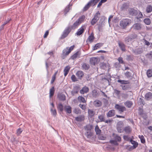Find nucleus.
I'll return each instance as SVG.
<instances>
[{"instance_id": "0eeeda50", "label": "nucleus", "mask_w": 152, "mask_h": 152, "mask_svg": "<svg viewBox=\"0 0 152 152\" xmlns=\"http://www.w3.org/2000/svg\"><path fill=\"white\" fill-rule=\"evenodd\" d=\"M84 26H82L79 29L76 33L75 34V35L77 36H80L84 32L85 29L84 28Z\"/></svg>"}, {"instance_id": "412c9836", "label": "nucleus", "mask_w": 152, "mask_h": 152, "mask_svg": "<svg viewBox=\"0 0 152 152\" xmlns=\"http://www.w3.org/2000/svg\"><path fill=\"white\" fill-rule=\"evenodd\" d=\"M70 52L68 50V47H66L62 51L63 55L64 56H67L68 55Z\"/></svg>"}, {"instance_id": "6e6552de", "label": "nucleus", "mask_w": 152, "mask_h": 152, "mask_svg": "<svg viewBox=\"0 0 152 152\" xmlns=\"http://www.w3.org/2000/svg\"><path fill=\"white\" fill-rule=\"evenodd\" d=\"M130 141L131 144L133 145L132 146L130 147V149H134L136 148L138 146V143L137 142L132 140H131Z\"/></svg>"}, {"instance_id": "774afa93", "label": "nucleus", "mask_w": 152, "mask_h": 152, "mask_svg": "<svg viewBox=\"0 0 152 152\" xmlns=\"http://www.w3.org/2000/svg\"><path fill=\"white\" fill-rule=\"evenodd\" d=\"M78 92V90L75 91L74 90H73V91H72L71 94L73 96H74V95L75 94L77 93Z\"/></svg>"}, {"instance_id": "a211bd4d", "label": "nucleus", "mask_w": 152, "mask_h": 152, "mask_svg": "<svg viewBox=\"0 0 152 152\" xmlns=\"http://www.w3.org/2000/svg\"><path fill=\"white\" fill-rule=\"evenodd\" d=\"M70 69V67L69 66H66L64 70V75L65 77L68 73Z\"/></svg>"}, {"instance_id": "c756f323", "label": "nucleus", "mask_w": 152, "mask_h": 152, "mask_svg": "<svg viewBox=\"0 0 152 152\" xmlns=\"http://www.w3.org/2000/svg\"><path fill=\"white\" fill-rule=\"evenodd\" d=\"M89 67L90 66L89 65L86 63H83L82 66V69L86 70H88Z\"/></svg>"}, {"instance_id": "1a4fd4ad", "label": "nucleus", "mask_w": 152, "mask_h": 152, "mask_svg": "<svg viewBox=\"0 0 152 152\" xmlns=\"http://www.w3.org/2000/svg\"><path fill=\"white\" fill-rule=\"evenodd\" d=\"M133 28L135 29L140 30L141 29L142 26L140 23H136L134 24L133 26Z\"/></svg>"}, {"instance_id": "f3484780", "label": "nucleus", "mask_w": 152, "mask_h": 152, "mask_svg": "<svg viewBox=\"0 0 152 152\" xmlns=\"http://www.w3.org/2000/svg\"><path fill=\"white\" fill-rule=\"evenodd\" d=\"M93 104L96 107H99L102 105V102L99 100H96L94 101Z\"/></svg>"}, {"instance_id": "6e6d98bb", "label": "nucleus", "mask_w": 152, "mask_h": 152, "mask_svg": "<svg viewBox=\"0 0 152 152\" xmlns=\"http://www.w3.org/2000/svg\"><path fill=\"white\" fill-rule=\"evenodd\" d=\"M118 61L119 63L121 64H124V61L123 60V58L122 57H119L118 59Z\"/></svg>"}, {"instance_id": "b1692460", "label": "nucleus", "mask_w": 152, "mask_h": 152, "mask_svg": "<svg viewBox=\"0 0 152 152\" xmlns=\"http://www.w3.org/2000/svg\"><path fill=\"white\" fill-rule=\"evenodd\" d=\"M64 110L68 113H70L72 112L71 107L69 106H65Z\"/></svg>"}, {"instance_id": "8fccbe9b", "label": "nucleus", "mask_w": 152, "mask_h": 152, "mask_svg": "<svg viewBox=\"0 0 152 152\" xmlns=\"http://www.w3.org/2000/svg\"><path fill=\"white\" fill-rule=\"evenodd\" d=\"M128 7V5L127 3H125L123 4L121 7V9L123 10L124 9H126Z\"/></svg>"}, {"instance_id": "4468645a", "label": "nucleus", "mask_w": 152, "mask_h": 152, "mask_svg": "<svg viewBox=\"0 0 152 152\" xmlns=\"http://www.w3.org/2000/svg\"><path fill=\"white\" fill-rule=\"evenodd\" d=\"M129 13L132 15H136L137 14V11L133 8L129 9Z\"/></svg>"}, {"instance_id": "864d4df0", "label": "nucleus", "mask_w": 152, "mask_h": 152, "mask_svg": "<svg viewBox=\"0 0 152 152\" xmlns=\"http://www.w3.org/2000/svg\"><path fill=\"white\" fill-rule=\"evenodd\" d=\"M98 138L99 140H104L106 139V137L100 135H98Z\"/></svg>"}, {"instance_id": "5701e85b", "label": "nucleus", "mask_w": 152, "mask_h": 152, "mask_svg": "<svg viewBox=\"0 0 152 152\" xmlns=\"http://www.w3.org/2000/svg\"><path fill=\"white\" fill-rule=\"evenodd\" d=\"M88 113L89 116L90 118L92 117L95 114V112L92 110L91 109L88 110Z\"/></svg>"}, {"instance_id": "473e14b6", "label": "nucleus", "mask_w": 152, "mask_h": 152, "mask_svg": "<svg viewBox=\"0 0 152 152\" xmlns=\"http://www.w3.org/2000/svg\"><path fill=\"white\" fill-rule=\"evenodd\" d=\"M146 10L147 12L148 13L151 12L152 11V6L150 5H148Z\"/></svg>"}, {"instance_id": "e2e57ef3", "label": "nucleus", "mask_w": 152, "mask_h": 152, "mask_svg": "<svg viewBox=\"0 0 152 152\" xmlns=\"http://www.w3.org/2000/svg\"><path fill=\"white\" fill-rule=\"evenodd\" d=\"M124 139L126 141H129L130 140V137L126 135H124L123 136Z\"/></svg>"}, {"instance_id": "3c124183", "label": "nucleus", "mask_w": 152, "mask_h": 152, "mask_svg": "<svg viewBox=\"0 0 152 152\" xmlns=\"http://www.w3.org/2000/svg\"><path fill=\"white\" fill-rule=\"evenodd\" d=\"M147 57L150 59L152 58V51H150L146 55Z\"/></svg>"}, {"instance_id": "603ef678", "label": "nucleus", "mask_w": 152, "mask_h": 152, "mask_svg": "<svg viewBox=\"0 0 152 152\" xmlns=\"http://www.w3.org/2000/svg\"><path fill=\"white\" fill-rule=\"evenodd\" d=\"M118 82L122 84H127V81L124 80H118Z\"/></svg>"}, {"instance_id": "bb28decb", "label": "nucleus", "mask_w": 152, "mask_h": 152, "mask_svg": "<svg viewBox=\"0 0 152 152\" xmlns=\"http://www.w3.org/2000/svg\"><path fill=\"white\" fill-rule=\"evenodd\" d=\"M55 89L54 87H53L50 90L49 97L51 98L53 96L55 92Z\"/></svg>"}, {"instance_id": "72a5a7b5", "label": "nucleus", "mask_w": 152, "mask_h": 152, "mask_svg": "<svg viewBox=\"0 0 152 152\" xmlns=\"http://www.w3.org/2000/svg\"><path fill=\"white\" fill-rule=\"evenodd\" d=\"M125 75L128 78H129L132 77V73L129 72H126L124 73Z\"/></svg>"}, {"instance_id": "a19ab883", "label": "nucleus", "mask_w": 152, "mask_h": 152, "mask_svg": "<svg viewBox=\"0 0 152 152\" xmlns=\"http://www.w3.org/2000/svg\"><path fill=\"white\" fill-rule=\"evenodd\" d=\"M124 130L126 133H129L131 131V129L129 126H127L125 127Z\"/></svg>"}, {"instance_id": "ea45409f", "label": "nucleus", "mask_w": 152, "mask_h": 152, "mask_svg": "<svg viewBox=\"0 0 152 152\" xmlns=\"http://www.w3.org/2000/svg\"><path fill=\"white\" fill-rule=\"evenodd\" d=\"M144 22L147 25H150L151 23V21L150 19L148 18H146L144 20Z\"/></svg>"}, {"instance_id": "20e7f679", "label": "nucleus", "mask_w": 152, "mask_h": 152, "mask_svg": "<svg viewBox=\"0 0 152 152\" xmlns=\"http://www.w3.org/2000/svg\"><path fill=\"white\" fill-rule=\"evenodd\" d=\"M71 29L70 26L66 28L64 31L63 34L61 36V38L64 39L66 37L70 32Z\"/></svg>"}, {"instance_id": "09e8293b", "label": "nucleus", "mask_w": 152, "mask_h": 152, "mask_svg": "<svg viewBox=\"0 0 152 152\" xmlns=\"http://www.w3.org/2000/svg\"><path fill=\"white\" fill-rule=\"evenodd\" d=\"M10 20V19H8V20H7L5 21L4 22L3 24L1 25V26L0 27L1 29H3L4 26L5 25H6L7 23H8Z\"/></svg>"}, {"instance_id": "f257e3e1", "label": "nucleus", "mask_w": 152, "mask_h": 152, "mask_svg": "<svg viewBox=\"0 0 152 152\" xmlns=\"http://www.w3.org/2000/svg\"><path fill=\"white\" fill-rule=\"evenodd\" d=\"M131 20L129 19H124L120 21L119 25L121 28L124 29L129 26L131 23Z\"/></svg>"}, {"instance_id": "79ce46f5", "label": "nucleus", "mask_w": 152, "mask_h": 152, "mask_svg": "<svg viewBox=\"0 0 152 152\" xmlns=\"http://www.w3.org/2000/svg\"><path fill=\"white\" fill-rule=\"evenodd\" d=\"M147 75L148 77L152 76V69L148 70L147 72Z\"/></svg>"}, {"instance_id": "338daca9", "label": "nucleus", "mask_w": 152, "mask_h": 152, "mask_svg": "<svg viewBox=\"0 0 152 152\" xmlns=\"http://www.w3.org/2000/svg\"><path fill=\"white\" fill-rule=\"evenodd\" d=\"M74 112L76 114H78L80 113V110L77 108H75L74 110Z\"/></svg>"}, {"instance_id": "39448f33", "label": "nucleus", "mask_w": 152, "mask_h": 152, "mask_svg": "<svg viewBox=\"0 0 152 152\" xmlns=\"http://www.w3.org/2000/svg\"><path fill=\"white\" fill-rule=\"evenodd\" d=\"M115 108L120 113L126 110V107L117 104L115 105Z\"/></svg>"}, {"instance_id": "6ab92c4d", "label": "nucleus", "mask_w": 152, "mask_h": 152, "mask_svg": "<svg viewBox=\"0 0 152 152\" xmlns=\"http://www.w3.org/2000/svg\"><path fill=\"white\" fill-rule=\"evenodd\" d=\"M145 99L147 100H149L152 98V93L148 92L146 93L145 95Z\"/></svg>"}, {"instance_id": "423d86ee", "label": "nucleus", "mask_w": 152, "mask_h": 152, "mask_svg": "<svg viewBox=\"0 0 152 152\" xmlns=\"http://www.w3.org/2000/svg\"><path fill=\"white\" fill-rule=\"evenodd\" d=\"M123 123L122 121L118 122L117 124V129L118 132L121 133L122 132Z\"/></svg>"}, {"instance_id": "7c9ffc66", "label": "nucleus", "mask_w": 152, "mask_h": 152, "mask_svg": "<svg viewBox=\"0 0 152 152\" xmlns=\"http://www.w3.org/2000/svg\"><path fill=\"white\" fill-rule=\"evenodd\" d=\"M133 103L130 101H127L124 103L125 105L128 108H130L131 107Z\"/></svg>"}, {"instance_id": "a878e982", "label": "nucleus", "mask_w": 152, "mask_h": 152, "mask_svg": "<svg viewBox=\"0 0 152 152\" xmlns=\"http://www.w3.org/2000/svg\"><path fill=\"white\" fill-rule=\"evenodd\" d=\"M85 135L87 138L90 139L92 137L93 133L91 131H87Z\"/></svg>"}, {"instance_id": "37998d69", "label": "nucleus", "mask_w": 152, "mask_h": 152, "mask_svg": "<svg viewBox=\"0 0 152 152\" xmlns=\"http://www.w3.org/2000/svg\"><path fill=\"white\" fill-rule=\"evenodd\" d=\"M84 127L85 130L88 131H91V130L92 129V126H91L90 125H87Z\"/></svg>"}, {"instance_id": "dca6fc26", "label": "nucleus", "mask_w": 152, "mask_h": 152, "mask_svg": "<svg viewBox=\"0 0 152 152\" xmlns=\"http://www.w3.org/2000/svg\"><path fill=\"white\" fill-rule=\"evenodd\" d=\"M118 44L119 47L121 50L123 51H125L126 50L125 49L126 45L123 43L118 42Z\"/></svg>"}, {"instance_id": "49530a36", "label": "nucleus", "mask_w": 152, "mask_h": 152, "mask_svg": "<svg viewBox=\"0 0 152 152\" xmlns=\"http://www.w3.org/2000/svg\"><path fill=\"white\" fill-rule=\"evenodd\" d=\"M92 96L94 97H97L98 96V93L96 90H94L92 91Z\"/></svg>"}, {"instance_id": "393cba45", "label": "nucleus", "mask_w": 152, "mask_h": 152, "mask_svg": "<svg viewBox=\"0 0 152 152\" xmlns=\"http://www.w3.org/2000/svg\"><path fill=\"white\" fill-rule=\"evenodd\" d=\"M103 43H99L96 44L94 47L93 50H95L100 48L103 46Z\"/></svg>"}, {"instance_id": "cd10ccee", "label": "nucleus", "mask_w": 152, "mask_h": 152, "mask_svg": "<svg viewBox=\"0 0 152 152\" xmlns=\"http://www.w3.org/2000/svg\"><path fill=\"white\" fill-rule=\"evenodd\" d=\"M95 132H96V135H100L101 133V131L99 129V128L98 126L97 125L95 127Z\"/></svg>"}, {"instance_id": "4d7b16f0", "label": "nucleus", "mask_w": 152, "mask_h": 152, "mask_svg": "<svg viewBox=\"0 0 152 152\" xmlns=\"http://www.w3.org/2000/svg\"><path fill=\"white\" fill-rule=\"evenodd\" d=\"M121 86L122 87V89L123 90H126L129 88V86L128 85H121Z\"/></svg>"}, {"instance_id": "de8ad7c7", "label": "nucleus", "mask_w": 152, "mask_h": 152, "mask_svg": "<svg viewBox=\"0 0 152 152\" xmlns=\"http://www.w3.org/2000/svg\"><path fill=\"white\" fill-rule=\"evenodd\" d=\"M70 7V5L69 4L68 5L67 7H66L65 8L64 10V12L65 13V14L66 15L67 13L69 11V10H70V9L69 8Z\"/></svg>"}, {"instance_id": "7ed1b4c3", "label": "nucleus", "mask_w": 152, "mask_h": 152, "mask_svg": "<svg viewBox=\"0 0 152 152\" xmlns=\"http://www.w3.org/2000/svg\"><path fill=\"white\" fill-rule=\"evenodd\" d=\"M100 13L99 11H98L96 13L94 18L91 21V25H94L98 20L99 18Z\"/></svg>"}, {"instance_id": "a18cd8bd", "label": "nucleus", "mask_w": 152, "mask_h": 152, "mask_svg": "<svg viewBox=\"0 0 152 152\" xmlns=\"http://www.w3.org/2000/svg\"><path fill=\"white\" fill-rule=\"evenodd\" d=\"M139 138L140 139L141 143H144L145 142V140L143 135H139Z\"/></svg>"}, {"instance_id": "9d476101", "label": "nucleus", "mask_w": 152, "mask_h": 152, "mask_svg": "<svg viewBox=\"0 0 152 152\" xmlns=\"http://www.w3.org/2000/svg\"><path fill=\"white\" fill-rule=\"evenodd\" d=\"M115 115V110H109L107 114L108 117H111L114 116Z\"/></svg>"}, {"instance_id": "69168bd1", "label": "nucleus", "mask_w": 152, "mask_h": 152, "mask_svg": "<svg viewBox=\"0 0 152 152\" xmlns=\"http://www.w3.org/2000/svg\"><path fill=\"white\" fill-rule=\"evenodd\" d=\"M115 140L118 141H120L121 140V137L118 135H115Z\"/></svg>"}, {"instance_id": "2eb2a0df", "label": "nucleus", "mask_w": 152, "mask_h": 152, "mask_svg": "<svg viewBox=\"0 0 152 152\" xmlns=\"http://www.w3.org/2000/svg\"><path fill=\"white\" fill-rule=\"evenodd\" d=\"M75 119L77 121L82 122L84 120L85 117L83 115H80L78 117H75Z\"/></svg>"}, {"instance_id": "c85d7f7f", "label": "nucleus", "mask_w": 152, "mask_h": 152, "mask_svg": "<svg viewBox=\"0 0 152 152\" xmlns=\"http://www.w3.org/2000/svg\"><path fill=\"white\" fill-rule=\"evenodd\" d=\"M58 97L61 100L64 101L66 100V96L63 94H59L58 95Z\"/></svg>"}, {"instance_id": "bf43d9fd", "label": "nucleus", "mask_w": 152, "mask_h": 152, "mask_svg": "<svg viewBox=\"0 0 152 152\" xmlns=\"http://www.w3.org/2000/svg\"><path fill=\"white\" fill-rule=\"evenodd\" d=\"M125 41L126 42H128L132 41V38H130L129 36L125 38Z\"/></svg>"}, {"instance_id": "f704fd0d", "label": "nucleus", "mask_w": 152, "mask_h": 152, "mask_svg": "<svg viewBox=\"0 0 152 152\" xmlns=\"http://www.w3.org/2000/svg\"><path fill=\"white\" fill-rule=\"evenodd\" d=\"M135 16H136V18L137 19L142 18L143 17V15L142 13L140 11L137 12V14Z\"/></svg>"}, {"instance_id": "ddd939ff", "label": "nucleus", "mask_w": 152, "mask_h": 152, "mask_svg": "<svg viewBox=\"0 0 152 152\" xmlns=\"http://www.w3.org/2000/svg\"><path fill=\"white\" fill-rule=\"evenodd\" d=\"M76 75L78 79H81L84 75V73L82 71H79L77 72Z\"/></svg>"}, {"instance_id": "f03ea898", "label": "nucleus", "mask_w": 152, "mask_h": 152, "mask_svg": "<svg viewBox=\"0 0 152 152\" xmlns=\"http://www.w3.org/2000/svg\"><path fill=\"white\" fill-rule=\"evenodd\" d=\"M85 16L82 15L72 25L71 28L72 29H75L77 28L84 20L85 18Z\"/></svg>"}, {"instance_id": "c03bdc74", "label": "nucleus", "mask_w": 152, "mask_h": 152, "mask_svg": "<svg viewBox=\"0 0 152 152\" xmlns=\"http://www.w3.org/2000/svg\"><path fill=\"white\" fill-rule=\"evenodd\" d=\"M94 39V36L91 35L88 37V39H87V41L88 40L90 42H92L93 41Z\"/></svg>"}, {"instance_id": "680f3d73", "label": "nucleus", "mask_w": 152, "mask_h": 152, "mask_svg": "<svg viewBox=\"0 0 152 152\" xmlns=\"http://www.w3.org/2000/svg\"><path fill=\"white\" fill-rule=\"evenodd\" d=\"M23 130L21 128H19L18 129L17 131V133L18 135H19L22 132Z\"/></svg>"}, {"instance_id": "4c0bfd02", "label": "nucleus", "mask_w": 152, "mask_h": 152, "mask_svg": "<svg viewBox=\"0 0 152 152\" xmlns=\"http://www.w3.org/2000/svg\"><path fill=\"white\" fill-rule=\"evenodd\" d=\"M100 0H91L90 1L91 4V6H93L95 5Z\"/></svg>"}, {"instance_id": "4be33fe9", "label": "nucleus", "mask_w": 152, "mask_h": 152, "mask_svg": "<svg viewBox=\"0 0 152 152\" xmlns=\"http://www.w3.org/2000/svg\"><path fill=\"white\" fill-rule=\"evenodd\" d=\"M77 99L80 102L86 103V101L85 98L82 96H79L77 97Z\"/></svg>"}, {"instance_id": "f8f14e48", "label": "nucleus", "mask_w": 152, "mask_h": 152, "mask_svg": "<svg viewBox=\"0 0 152 152\" xmlns=\"http://www.w3.org/2000/svg\"><path fill=\"white\" fill-rule=\"evenodd\" d=\"M98 61V58L95 57H92L90 59V62L91 64L95 65L97 63Z\"/></svg>"}, {"instance_id": "13d9d810", "label": "nucleus", "mask_w": 152, "mask_h": 152, "mask_svg": "<svg viewBox=\"0 0 152 152\" xmlns=\"http://www.w3.org/2000/svg\"><path fill=\"white\" fill-rule=\"evenodd\" d=\"M79 106L83 110H85L86 109V105L85 104H80Z\"/></svg>"}, {"instance_id": "052dcab7", "label": "nucleus", "mask_w": 152, "mask_h": 152, "mask_svg": "<svg viewBox=\"0 0 152 152\" xmlns=\"http://www.w3.org/2000/svg\"><path fill=\"white\" fill-rule=\"evenodd\" d=\"M78 56V53H76L74 54L73 55H72L71 57V59H74L77 58Z\"/></svg>"}, {"instance_id": "0e129e2a", "label": "nucleus", "mask_w": 152, "mask_h": 152, "mask_svg": "<svg viewBox=\"0 0 152 152\" xmlns=\"http://www.w3.org/2000/svg\"><path fill=\"white\" fill-rule=\"evenodd\" d=\"M131 38H132V40L135 38L137 37V35L135 34H132L129 36Z\"/></svg>"}, {"instance_id": "58836bf2", "label": "nucleus", "mask_w": 152, "mask_h": 152, "mask_svg": "<svg viewBox=\"0 0 152 152\" xmlns=\"http://www.w3.org/2000/svg\"><path fill=\"white\" fill-rule=\"evenodd\" d=\"M114 94L116 96L119 97L120 96V91H118L116 89H114Z\"/></svg>"}, {"instance_id": "e433bc0d", "label": "nucleus", "mask_w": 152, "mask_h": 152, "mask_svg": "<svg viewBox=\"0 0 152 152\" xmlns=\"http://www.w3.org/2000/svg\"><path fill=\"white\" fill-rule=\"evenodd\" d=\"M50 111L52 115L54 116H56L57 115L56 110L55 109H53V108L50 109Z\"/></svg>"}, {"instance_id": "2f4dec72", "label": "nucleus", "mask_w": 152, "mask_h": 152, "mask_svg": "<svg viewBox=\"0 0 152 152\" xmlns=\"http://www.w3.org/2000/svg\"><path fill=\"white\" fill-rule=\"evenodd\" d=\"M91 6V4L89 1L83 8V11H86Z\"/></svg>"}, {"instance_id": "9b49d317", "label": "nucleus", "mask_w": 152, "mask_h": 152, "mask_svg": "<svg viewBox=\"0 0 152 152\" xmlns=\"http://www.w3.org/2000/svg\"><path fill=\"white\" fill-rule=\"evenodd\" d=\"M89 91L88 88L86 87L85 86L83 87L80 91V94H83L85 93H87Z\"/></svg>"}, {"instance_id": "c9c22d12", "label": "nucleus", "mask_w": 152, "mask_h": 152, "mask_svg": "<svg viewBox=\"0 0 152 152\" xmlns=\"http://www.w3.org/2000/svg\"><path fill=\"white\" fill-rule=\"evenodd\" d=\"M57 107L60 111L62 112L63 111V106L62 104L60 103L58 104L57 106Z\"/></svg>"}, {"instance_id": "aec40b11", "label": "nucleus", "mask_w": 152, "mask_h": 152, "mask_svg": "<svg viewBox=\"0 0 152 152\" xmlns=\"http://www.w3.org/2000/svg\"><path fill=\"white\" fill-rule=\"evenodd\" d=\"M98 122H102L105 121V118L104 115H99L98 117Z\"/></svg>"}, {"instance_id": "5fc2aeb1", "label": "nucleus", "mask_w": 152, "mask_h": 152, "mask_svg": "<svg viewBox=\"0 0 152 152\" xmlns=\"http://www.w3.org/2000/svg\"><path fill=\"white\" fill-rule=\"evenodd\" d=\"M71 79L73 82H75L77 81V79L74 75H73L71 76Z\"/></svg>"}]
</instances>
